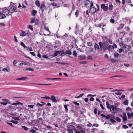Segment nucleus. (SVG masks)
Listing matches in <instances>:
<instances>
[{"label":"nucleus","mask_w":133,"mask_h":133,"mask_svg":"<svg viewBox=\"0 0 133 133\" xmlns=\"http://www.w3.org/2000/svg\"><path fill=\"white\" fill-rule=\"evenodd\" d=\"M12 119L15 120H19L20 119L19 117H13L12 118Z\"/></svg>","instance_id":"nucleus-35"},{"label":"nucleus","mask_w":133,"mask_h":133,"mask_svg":"<svg viewBox=\"0 0 133 133\" xmlns=\"http://www.w3.org/2000/svg\"><path fill=\"white\" fill-rule=\"evenodd\" d=\"M94 48L96 50V49H99V46L96 43H95V45H94Z\"/></svg>","instance_id":"nucleus-22"},{"label":"nucleus","mask_w":133,"mask_h":133,"mask_svg":"<svg viewBox=\"0 0 133 133\" xmlns=\"http://www.w3.org/2000/svg\"><path fill=\"white\" fill-rule=\"evenodd\" d=\"M106 104L107 105V108L109 109H110V111H111V108H110V107L109 104V103H108L107 101V102H106Z\"/></svg>","instance_id":"nucleus-23"},{"label":"nucleus","mask_w":133,"mask_h":133,"mask_svg":"<svg viewBox=\"0 0 133 133\" xmlns=\"http://www.w3.org/2000/svg\"><path fill=\"white\" fill-rule=\"evenodd\" d=\"M41 98H42L48 99H50L51 98V97L46 96L44 97H42Z\"/></svg>","instance_id":"nucleus-31"},{"label":"nucleus","mask_w":133,"mask_h":133,"mask_svg":"<svg viewBox=\"0 0 133 133\" xmlns=\"http://www.w3.org/2000/svg\"><path fill=\"white\" fill-rule=\"evenodd\" d=\"M28 50L30 51H32V48L31 47H28L26 46V48Z\"/></svg>","instance_id":"nucleus-49"},{"label":"nucleus","mask_w":133,"mask_h":133,"mask_svg":"<svg viewBox=\"0 0 133 133\" xmlns=\"http://www.w3.org/2000/svg\"><path fill=\"white\" fill-rule=\"evenodd\" d=\"M77 128L79 129V131H81V132L82 133H85V131L83 129L81 128V127L80 126H77Z\"/></svg>","instance_id":"nucleus-20"},{"label":"nucleus","mask_w":133,"mask_h":133,"mask_svg":"<svg viewBox=\"0 0 133 133\" xmlns=\"http://www.w3.org/2000/svg\"><path fill=\"white\" fill-rule=\"evenodd\" d=\"M30 53L31 55H33V56H36V54L34 52H30Z\"/></svg>","instance_id":"nucleus-55"},{"label":"nucleus","mask_w":133,"mask_h":133,"mask_svg":"<svg viewBox=\"0 0 133 133\" xmlns=\"http://www.w3.org/2000/svg\"><path fill=\"white\" fill-rule=\"evenodd\" d=\"M64 53V52L63 51H56L54 52V54L52 55L51 56L55 57L57 56L58 54H60L61 56H62L63 55V54Z\"/></svg>","instance_id":"nucleus-2"},{"label":"nucleus","mask_w":133,"mask_h":133,"mask_svg":"<svg viewBox=\"0 0 133 133\" xmlns=\"http://www.w3.org/2000/svg\"><path fill=\"white\" fill-rule=\"evenodd\" d=\"M115 119L117 121V122H120L121 121V119L119 118L118 117H116L115 118Z\"/></svg>","instance_id":"nucleus-36"},{"label":"nucleus","mask_w":133,"mask_h":133,"mask_svg":"<svg viewBox=\"0 0 133 133\" xmlns=\"http://www.w3.org/2000/svg\"><path fill=\"white\" fill-rule=\"evenodd\" d=\"M17 62V61L16 60H15L13 61V64L14 66H16V65Z\"/></svg>","instance_id":"nucleus-46"},{"label":"nucleus","mask_w":133,"mask_h":133,"mask_svg":"<svg viewBox=\"0 0 133 133\" xmlns=\"http://www.w3.org/2000/svg\"><path fill=\"white\" fill-rule=\"evenodd\" d=\"M73 103L74 104L77 105V106H78L79 105V104L78 103L74 101L73 102Z\"/></svg>","instance_id":"nucleus-63"},{"label":"nucleus","mask_w":133,"mask_h":133,"mask_svg":"<svg viewBox=\"0 0 133 133\" xmlns=\"http://www.w3.org/2000/svg\"><path fill=\"white\" fill-rule=\"evenodd\" d=\"M99 45L100 48L101 49H102L103 47V44H102L101 42H99Z\"/></svg>","instance_id":"nucleus-38"},{"label":"nucleus","mask_w":133,"mask_h":133,"mask_svg":"<svg viewBox=\"0 0 133 133\" xmlns=\"http://www.w3.org/2000/svg\"><path fill=\"white\" fill-rule=\"evenodd\" d=\"M68 129H67L68 132L69 133H73V130H75V127L72 125H69L68 127Z\"/></svg>","instance_id":"nucleus-3"},{"label":"nucleus","mask_w":133,"mask_h":133,"mask_svg":"<svg viewBox=\"0 0 133 133\" xmlns=\"http://www.w3.org/2000/svg\"><path fill=\"white\" fill-rule=\"evenodd\" d=\"M68 36V35L66 34L64 35L63 36L61 37V38L62 39H64L65 38Z\"/></svg>","instance_id":"nucleus-37"},{"label":"nucleus","mask_w":133,"mask_h":133,"mask_svg":"<svg viewBox=\"0 0 133 133\" xmlns=\"http://www.w3.org/2000/svg\"><path fill=\"white\" fill-rule=\"evenodd\" d=\"M35 21V19L34 18L32 17L30 18V23H34Z\"/></svg>","instance_id":"nucleus-24"},{"label":"nucleus","mask_w":133,"mask_h":133,"mask_svg":"<svg viewBox=\"0 0 133 133\" xmlns=\"http://www.w3.org/2000/svg\"><path fill=\"white\" fill-rule=\"evenodd\" d=\"M128 55L129 57H131L130 55H132V57L133 58V52H130L128 53Z\"/></svg>","instance_id":"nucleus-39"},{"label":"nucleus","mask_w":133,"mask_h":133,"mask_svg":"<svg viewBox=\"0 0 133 133\" xmlns=\"http://www.w3.org/2000/svg\"><path fill=\"white\" fill-rule=\"evenodd\" d=\"M73 54L76 57L77 56V53L76 51L74 50L73 52Z\"/></svg>","instance_id":"nucleus-51"},{"label":"nucleus","mask_w":133,"mask_h":133,"mask_svg":"<svg viewBox=\"0 0 133 133\" xmlns=\"http://www.w3.org/2000/svg\"><path fill=\"white\" fill-rule=\"evenodd\" d=\"M45 6L44 4H42L40 6V9L42 12L44 11V9H45Z\"/></svg>","instance_id":"nucleus-15"},{"label":"nucleus","mask_w":133,"mask_h":133,"mask_svg":"<svg viewBox=\"0 0 133 133\" xmlns=\"http://www.w3.org/2000/svg\"><path fill=\"white\" fill-rule=\"evenodd\" d=\"M123 104L125 105H128V101L127 99L125 100L124 101Z\"/></svg>","instance_id":"nucleus-28"},{"label":"nucleus","mask_w":133,"mask_h":133,"mask_svg":"<svg viewBox=\"0 0 133 133\" xmlns=\"http://www.w3.org/2000/svg\"><path fill=\"white\" fill-rule=\"evenodd\" d=\"M84 5L86 7H91L93 5V3L92 1H90L89 0H87L85 2Z\"/></svg>","instance_id":"nucleus-1"},{"label":"nucleus","mask_w":133,"mask_h":133,"mask_svg":"<svg viewBox=\"0 0 133 133\" xmlns=\"http://www.w3.org/2000/svg\"><path fill=\"white\" fill-rule=\"evenodd\" d=\"M79 11L78 10H77L75 13V15L76 17H77L78 16Z\"/></svg>","instance_id":"nucleus-41"},{"label":"nucleus","mask_w":133,"mask_h":133,"mask_svg":"<svg viewBox=\"0 0 133 133\" xmlns=\"http://www.w3.org/2000/svg\"><path fill=\"white\" fill-rule=\"evenodd\" d=\"M113 6L112 5H109V9L110 10H112L113 8Z\"/></svg>","instance_id":"nucleus-57"},{"label":"nucleus","mask_w":133,"mask_h":133,"mask_svg":"<svg viewBox=\"0 0 133 133\" xmlns=\"http://www.w3.org/2000/svg\"><path fill=\"white\" fill-rule=\"evenodd\" d=\"M28 28L31 30L33 31V26L32 25H29L28 26Z\"/></svg>","instance_id":"nucleus-32"},{"label":"nucleus","mask_w":133,"mask_h":133,"mask_svg":"<svg viewBox=\"0 0 133 133\" xmlns=\"http://www.w3.org/2000/svg\"><path fill=\"white\" fill-rule=\"evenodd\" d=\"M75 29L76 30V33L78 31V26L76 24V25L75 27Z\"/></svg>","instance_id":"nucleus-33"},{"label":"nucleus","mask_w":133,"mask_h":133,"mask_svg":"<svg viewBox=\"0 0 133 133\" xmlns=\"http://www.w3.org/2000/svg\"><path fill=\"white\" fill-rule=\"evenodd\" d=\"M131 47V45H124L123 48L125 52L128 51Z\"/></svg>","instance_id":"nucleus-4"},{"label":"nucleus","mask_w":133,"mask_h":133,"mask_svg":"<svg viewBox=\"0 0 133 133\" xmlns=\"http://www.w3.org/2000/svg\"><path fill=\"white\" fill-rule=\"evenodd\" d=\"M22 63H23V65H29V63H28V64H27L26 62H24V61H22Z\"/></svg>","instance_id":"nucleus-47"},{"label":"nucleus","mask_w":133,"mask_h":133,"mask_svg":"<svg viewBox=\"0 0 133 133\" xmlns=\"http://www.w3.org/2000/svg\"><path fill=\"white\" fill-rule=\"evenodd\" d=\"M115 107L113 105H111L110 107V108H111V110H112V112L113 113L114 112V110H115Z\"/></svg>","instance_id":"nucleus-26"},{"label":"nucleus","mask_w":133,"mask_h":133,"mask_svg":"<svg viewBox=\"0 0 133 133\" xmlns=\"http://www.w3.org/2000/svg\"><path fill=\"white\" fill-rule=\"evenodd\" d=\"M21 45L24 48H26V46L25 44L22 42H21L20 43Z\"/></svg>","instance_id":"nucleus-42"},{"label":"nucleus","mask_w":133,"mask_h":133,"mask_svg":"<svg viewBox=\"0 0 133 133\" xmlns=\"http://www.w3.org/2000/svg\"><path fill=\"white\" fill-rule=\"evenodd\" d=\"M11 122L15 124H17L19 123L18 121H15L14 120H11L10 121Z\"/></svg>","instance_id":"nucleus-40"},{"label":"nucleus","mask_w":133,"mask_h":133,"mask_svg":"<svg viewBox=\"0 0 133 133\" xmlns=\"http://www.w3.org/2000/svg\"><path fill=\"white\" fill-rule=\"evenodd\" d=\"M27 70H28L29 71H33L34 70V69L32 68H27L26 69Z\"/></svg>","instance_id":"nucleus-58"},{"label":"nucleus","mask_w":133,"mask_h":133,"mask_svg":"<svg viewBox=\"0 0 133 133\" xmlns=\"http://www.w3.org/2000/svg\"><path fill=\"white\" fill-rule=\"evenodd\" d=\"M26 34L25 32L23 30H21L20 33V35L22 37H24L26 35Z\"/></svg>","instance_id":"nucleus-12"},{"label":"nucleus","mask_w":133,"mask_h":133,"mask_svg":"<svg viewBox=\"0 0 133 133\" xmlns=\"http://www.w3.org/2000/svg\"><path fill=\"white\" fill-rule=\"evenodd\" d=\"M19 104H20L21 105L22 104V103H21L20 102H17V103H13L12 105H15L16 106L17 105H18Z\"/></svg>","instance_id":"nucleus-34"},{"label":"nucleus","mask_w":133,"mask_h":133,"mask_svg":"<svg viewBox=\"0 0 133 133\" xmlns=\"http://www.w3.org/2000/svg\"><path fill=\"white\" fill-rule=\"evenodd\" d=\"M101 8L104 11H107L108 10V7L105 6L104 4H102L101 5Z\"/></svg>","instance_id":"nucleus-6"},{"label":"nucleus","mask_w":133,"mask_h":133,"mask_svg":"<svg viewBox=\"0 0 133 133\" xmlns=\"http://www.w3.org/2000/svg\"><path fill=\"white\" fill-rule=\"evenodd\" d=\"M119 56V54L117 52L115 53L114 54V56L116 58H117Z\"/></svg>","instance_id":"nucleus-29"},{"label":"nucleus","mask_w":133,"mask_h":133,"mask_svg":"<svg viewBox=\"0 0 133 133\" xmlns=\"http://www.w3.org/2000/svg\"><path fill=\"white\" fill-rule=\"evenodd\" d=\"M123 119L124 122H125L127 120V117L125 113H123Z\"/></svg>","instance_id":"nucleus-19"},{"label":"nucleus","mask_w":133,"mask_h":133,"mask_svg":"<svg viewBox=\"0 0 133 133\" xmlns=\"http://www.w3.org/2000/svg\"><path fill=\"white\" fill-rule=\"evenodd\" d=\"M87 44L88 46H91L92 45V43L91 42H87Z\"/></svg>","instance_id":"nucleus-45"},{"label":"nucleus","mask_w":133,"mask_h":133,"mask_svg":"<svg viewBox=\"0 0 133 133\" xmlns=\"http://www.w3.org/2000/svg\"><path fill=\"white\" fill-rule=\"evenodd\" d=\"M122 90H121L118 89H114L111 91V92H114L116 91V92L115 93V94L117 95H121L122 92H120L119 91H122Z\"/></svg>","instance_id":"nucleus-5"},{"label":"nucleus","mask_w":133,"mask_h":133,"mask_svg":"<svg viewBox=\"0 0 133 133\" xmlns=\"http://www.w3.org/2000/svg\"><path fill=\"white\" fill-rule=\"evenodd\" d=\"M5 16L7 15L10 12L9 10L8 9H4L3 10L2 12Z\"/></svg>","instance_id":"nucleus-9"},{"label":"nucleus","mask_w":133,"mask_h":133,"mask_svg":"<svg viewBox=\"0 0 133 133\" xmlns=\"http://www.w3.org/2000/svg\"><path fill=\"white\" fill-rule=\"evenodd\" d=\"M22 128L25 130H28V128L25 126H23L22 127Z\"/></svg>","instance_id":"nucleus-44"},{"label":"nucleus","mask_w":133,"mask_h":133,"mask_svg":"<svg viewBox=\"0 0 133 133\" xmlns=\"http://www.w3.org/2000/svg\"><path fill=\"white\" fill-rule=\"evenodd\" d=\"M5 17L6 16L2 12H0V19H2L5 18Z\"/></svg>","instance_id":"nucleus-18"},{"label":"nucleus","mask_w":133,"mask_h":133,"mask_svg":"<svg viewBox=\"0 0 133 133\" xmlns=\"http://www.w3.org/2000/svg\"><path fill=\"white\" fill-rule=\"evenodd\" d=\"M27 79V78L26 77H23L21 78H17L16 80H25Z\"/></svg>","instance_id":"nucleus-21"},{"label":"nucleus","mask_w":133,"mask_h":133,"mask_svg":"<svg viewBox=\"0 0 133 133\" xmlns=\"http://www.w3.org/2000/svg\"><path fill=\"white\" fill-rule=\"evenodd\" d=\"M107 49L109 51H112V49H114L113 46L109 45L106 47Z\"/></svg>","instance_id":"nucleus-17"},{"label":"nucleus","mask_w":133,"mask_h":133,"mask_svg":"<svg viewBox=\"0 0 133 133\" xmlns=\"http://www.w3.org/2000/svg\"><path fill=\"white\" fill-rule=\"evenodd\" d=\"M110 121L111 122L113 123H115L116 122V121L114 119H110Z\"/></svg>","instance_id":"nucleus-48"},{"label":"nucleus","mask_w":133,"mask_h":133,"mask_svg":"<svg viewBox=\"0 0 133 133\" xmlns=\"http://www.w3.org/2000/svg\"><path fill=\"white\" fill-rule=\"evenodd\" d=\"M39 21L37 19H36L35 22V24L36 25H37L38 24Z\"/></svg>","instance_id":"nucleus-60"},{"label":"nucleus","mask_w":133,"mask_h":133,"mask_svg":"<svg viewBox=\"0 0 133 133\" xmlns=\"http://www.w3.org/2000/svg\"><path fill=\"white\" fill-rule=\"evenodd\" d=\"M65 53L67 54L71 55L72 54V53L71 51L70 50H68L66 51Z\"/></svg>","instance_id":"nucleus-25"},{"label":"nucleus","mask_w":133,"mask_h":133,"mask_svg":"<svg viewBox=\"0 0 133 133\" xmlns=\"http://www.w3.org/2000/svg\"><path fill=\"white\" fill-rule=\"evenodd\" d=\"M94 50V49L93 48H90L89 50V52H92Z\"/></svg>","instance_id":"nucleus-64"},{"label":"nucleus","mask_w":133,"mask_h":133,"mask_svg":"<svg viewBox=\"0 0 133 133\" xmlns=\"http://www.w3.org/2000/svg\"><path fill=\"white\" fill-rule=\"evenodd\" d=\"M128 127L127 126L125 125H124L123 126V128L125 129L128 128Z\"/></svg>","instance_id":"nucleus-59"},{"label":"nucleus","mask_w":133,"mask_h":133,"mask_svg":"<svg viewBox=\"0 0 133 133\" xmlns=\"http://www.w3.org/2000/svg\"><path fill=\"white\" fill-rule=\"evenodd\" d=\"M37 13V11L35 10H33L32 11V14L33 16H35Z\"/></svg>","instance_id":"nucleus-30"},{"label":"nucleus","mask_w":133,"mask_h":133,"mask_svg":"<svg viewBox=\"0 0 133 133\" xmlns=\"http://www.w3.org/2000/svg\"><path fill=\"white\" fill-rule=\"evenodd\" d=\"M121 111V110L120 109L118 108H115V110H114V112L113 114L115 115V113H116L117 112Z\"/></svg>","instance_id":"nucleus-14"},{"label":"nucleus","mask_w":133,"mask_h":133,"mask_svg":"<svg viewBox=\"0 0 133 133\" xmlns=\"http://www.w3.org/2000/svg\"><path fill=\"white\" fill-rule=\"evenodd\" d=\"M10 68L9 66H7L6 68H4L2 69V71H3L4 72H5L6 71L7 72H9L10 71Z\"/></svg>","instance_id":"nucleus-16"},{"label":"nucleus","mask_w":133,"mask_h":133,"mask_svg":"<svg viewBox=\"0 0 133 133\" xmlns=\"http://www.w3.org/2000/svg\"><path fill=\"white\" fill-rule=\"evenodd\" d=\"M105 118L107 119H109L110 118V116L109 115H106Z\"/></svg>","instance_id":"nucleus-53"},{"label":"nucleus","mask_w":133,"mask_h":133,"mask_svg":"<svg viewBox=\"0 0 133 133\" xmlns=\"http://www.w3.org/2000/svg\"><path fill=\"white\" fill-rule=\"evenodd\" d=\"M50 99H51L53 102L55 103L57 102L58 101V100L56 99L54 95L51 96Z\"/></svg>","instance_id":"nucleus-10"},{"label":"nucleus","mask_w":133,"mask_h":133,"mask_svg":"<svg viewBox=\"0 0 133 133\" xmlns=\"http://www.w3.org/2000/svg\"><path fill=\"white\" fill-rule=\"evenodd\" d=\"M36 4L38 7H39L40 5V3L39 1L37 0L35 2Z\"/></svg>","instance_id":"nucleus-27"},{"label":"nucleus","mask_w":133,"mask_h":133,"mask_svg":"<svg viewBox=\"0 0 133 133\" xmlns=\"http://www.w3.org/2000/svg\"><path fill=\"white\" fill-rule=\"evenodd\" d=\"M16 10V8L14 6H12L9 9V11L10 13H13Z\"/></svg>","instance_id":"nucleus-8"},{"label":"nucleus","mask_w":133,"mask_h":133,"mask_svg":"<svg viewBox=\"0 0 133 133\" xmlns=\"http://www.w3.org/2000/svg\"><path fill=\"white\" fill-rule=\"evenodd\" d=\"M115 116L112 115H110V118L114 119H115Z\"/></svg>","instance_id":"nucleus-50"},{"label":"nucleus","mask_w":133,"mask_h":133,"mask_svg":"<svg viewBox=\"0 0 133 133\" xmlns=\"http://www.w3.org/2000/svg\"><path fill=\"white\" fill-rule=\"evenodd\" d=\"M37 106L38 107H42L43 106V105L41 104H39V103L37 104Z\"/></svg>","instance_id":"nucleus-61"},{"label":"nucleus","mask_w":133,"mask_h":133,"mask_svg":"<svg viewBox=\"0 0 133 133\" xmlns=\"http://www.w3.org/2000/svg\"><path fill=\"white\" fill-rule=\"evenodd\" d=\"M92 56L89 55L87 57V58L88 59H92Z\"/></svg>","instance_id":"nucleus-54"},{"label":"nucleus","mask_w":133,"mask_h":133,"mask_svg":"<svg viewBox=\"0 0 133 133\" xmlns=\"http://www.w3.org/2000/svg\"><path fill=\"white\" fill-rule=\"evenodd\" d=\"M90 7V9L89 11V12L91 14L95 13L96 11V8L92 6Z\"/></svg>","instance_id":"nucleus-7"},{"label":"nucleus","mask_w":133,"mask_h":133,"mask_svg":"<svg viewBox=\"0 0 133 133\" xmlns=\"http://www.w3.org/2000/svg\"><path fill=\"white\" fill-rule=\"evenodd\" d=\"M127 115L128 116V118L129 119H131V117H133V112H131L130 113L127 112Z\"/></svg>","instance_id":"nucleus-13"},{"label":"nucleus","mask_w":133,"mask_h":133,"mask_svg":"<svg viewBox=\"0 0 133 133\" xmlns=\"http://www.w3.org/2000/svg\"><path fill=\"white\" fill-rule=\"evenodd\" d=\"M10 103V102H1V103L2 105H6V104L8 103Z\"/></svg>","instance_id":"nucleus-43"},{"label":"nucleus","mask_w":133,"mask_h":133,"mask_svg":"<svg viewBox=\"0 0 133 133\" xmlns=\"http://www.w3.org/2000/svg\"><path fill=\"white\" fill-rule=\"evenodd\" d=\"M30 132L32 133H36V131L34 129H32L30 130Z\"/></svg>","instance_id":"nucleus-62"},{"label":"nucleus","mask_w":133,"mask_h":133,"mask_svg":"<svg viewBox=\"0 0 133 133\" xmlns=\"http://www.w3.org/2000/svg\"><path fill=\"white\" fill-rule=\"evenodd\" d=\"M97 108H95L94 109V112L95 114H96L97 113Z\"/></svg>","instance_id":"nucleus-56"},{"label":"nucleus","mask_w":133,"mask_h":133,"mask_svg":"<svg viewBox=\"0 0 133 133\" xmlns=\"http://www.w3.org/2000/svg\"><path fill=\"white\" fill-rule=\"evenodd\" d=\"M87 62L86 61H82L81 62H79V63L83 64H87Z\"/></svg>","instance_id":"nucleus-52"},{"label":"nucleus","mask_w":133,"mask_h":133,"mask_svg":"<svg viewBox=\"0 0 133 133\" xmlns=\"http://www.w3.org/2000/svg\"><path fill=\"white\" fill-rule=\"evenodd\" d=\"M78 59L79 60H84L86 58V56L84 55H80L78 56Z\"/></svg>","instance_id":"nucleus-11"}]
</instances>
